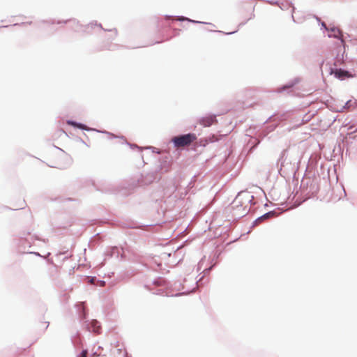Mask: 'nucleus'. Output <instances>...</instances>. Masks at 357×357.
Listing matches in <instances>:
<instances>
[{"label":"nucleus","instance_id":"1","mask_svg":"<svg viewBox=\"0 0 357 357\" xmlns=\"http://www.w3.org/2000/svg\"><path fill=\"white\" fill-rule=\"evenodd\" d=\"M252 197L249 194L239 193L231 204L234 215L238 217L246 215L250 208Z\"/></svg>","mask_w":357,"mask_h":357},{"label":"nucleus","instance_id":"2","mask_svg":"<svg viewBox=\"0 0 357 357\" xmlns=\"http://www.w3.org/2000/svg\"><path fill=\"white\" fill-rule=\"evenodd\" d=\"M197 139V136L194 133L176 136L172 138V142L177 149L185 147L191 144Z\"/></svg>","mask_w":357,"mask_h":357},{"label":"nucleus","instance_id":"3","mask_svg":"<svg viewBox=\"0 0 357 357\" xmlns=\"http://www.w3.org/2000/svg\"><path fill=\"white\" fill-rule=\"evenodd\" d=\"M216 117L215 115H208L199 120V123L205 127H208L216 123Z\"/></svg>","mask_w":357,"mask_h":357},{"label":"nucleus","instance_id":"4","mask_svg":"<svg viewBox=\"0 0 357 357\" xmlns=\"http://www.w3.org/2000/svg\"><path fill=\"white\" fill-rule=\"evenodd\" d=\"M328 36L340 39L342 44L343 45H344V40L342 38V36H343L342 33L339 29H337V28L331 29V33L328 34Z\"/></svg>","mask_w":357,"mask_h":357},{"label":"nucleus","instance_id":"5","mask_svg":"<svg viewBox=\"0 0 357 357\" xmlns=\"http://www.w3.org/2000/svg\"><path fill=\"white\" fill-rule=\"evenodd\" d=\"M334 74L335 76L339 79H342L344 77H351L348 71H344L341 69L336 70Z\"/></svg>","mask_w":357,"mask_h":357},{"label":"nucleus","instance_id":"6","mask_svg":"<svg viewBox=\"0 0 357 357\" xmlns=\"http://www.w3.org/2000/svg\"><path fill=\"white\" fill-rule=\"evenodd\" d=\"M68 124H70L75 127H77V128H81V129H84L85 128V126L82 124H80V123H77L75 122H73V121H68Z\"/></svg>","mask_w":357,"mask_h":357},{"label":"nucleus","instance_id":"7","mask_svg":"<svg viewBox=\"0 0 357 357\" xmlns=\"http://www.w3.org/2000/svg\"><path fill=\"white\" fill-rule=\"evenodd\" d=\"M92 325H93V331L96 332V333H98V328L99 326L97 327L96 328V324H98L97 321H92Z\"/></svg>","mask_w":357,"mask_h":357},{"label":"nucleus","instance_id":"8","mask_svg":"<svg viewBox=\"0 0 357 357\" xmlns=\"http://www.w3.org/2000/svg\"><path fill=\"white\" fill-rule=\"evenodd\" d=\"M274 213H271V212H269V213H266L265 215H264L262 217H261L260 219H265V218H268L269 217H272L273 216Z\"/></svg>","mask_w":357,"mask_h":357},{"label":"nucleus","instance_id":"9","mask_svg":"<svg viewBox=\"0 0 357 357\" xmlns=\"http://www.w3.org/2000/svg\"><path fill=\"white\" fill-rule=\"evenodd\" d=\"M77 357H87V351L86 350H83L82 351V353L80 354V355L78 356Z\"/></svg>","mask_w":357,"mask_h":357},{"label":"nucleus","instance_id":"10","mask_svg":"<svg viewBox=\"0 0 357 357\" xmlns=\"http://www.w3.org/2000/svg\"><path fill=\"white\" fill-rule=\"evenodd\" d=\"M64 154L62 153H59V154H56L55 155V158H58V159H62L63 157H64Z\"/></svg>","mask_w":357,"mask_h":357},{"label":"nucleus","instance_id":"11","mask_svg":"<svg viewBox=\"0 0 357 357\" xmlns=\"http://www.w3.org/2000/svg\"><path fill=\"white\" fill-rule=\"evenodd\" d=\"M53 165L54 167H60L62 166V163L61 162H55Z\"/></svg>","mask_w":357,"mask_h":357},{"label":"nucleus","instance_id":"12","mask_svg":"<svg viewBox=\"0 0 357 357\" xmlns=\"http://www.w3.org/2000/svg\"><path fill=\"white\" fill-rule=\"evenodd\" d=\"M351 101L349 100V101H347V103H346V106L349 108L351 107Z\"/></svg>","mask_w":357,"mask_h":357},{"label":"nucleus","instance_id":"13","mask_svg":"<svg viewBox=\"0 0 357 357\" xmlns=\"http://www.w3.org/2000/svg\"><path fill=\"white\" fill-rule=\"evenodd\" d=\"M93 280H94V279H93V278H92V279L91 280V281H90V282H91V283H93Z\"/></svg>","mask_w":357,"mask_h":357}]
</instances>
